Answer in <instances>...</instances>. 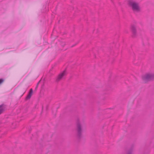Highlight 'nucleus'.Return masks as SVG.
<instances>
[{
	"label": "nucleus",
	"instance_id": "obj_3",
	"mask_svg": "<svg viewBox=\"0 0 154 154\" xmlns=\"http://www.w3.org/2000/svg\"><path fill=\"white\" fill-rule=\"evenodd\" d=\"M154 79V74H147L143 76L142 79L145 83Z\"/></svg>",
	"mask_w": 154,
	"mask_h": 154
},
{
	"label": "nucleus",
	"instance_id": "obj_1",
	"mask_svg": "<svg viewBox=\"0 0 154 154\" xmlns=\"http://www.w3.org/2000/svg\"><path fill=\"white\" fill-rule=\"evenodd\" d=\"M129 5L131 7L132 10L137 12L140 11V8L138 3L132 0H129L128 1Z\"/></svg>",
	"mask_w": 154,
	"mask_h": 154
},
{
	"label": "nucleus",
	"instance_id": "obj_11",
	"mask_svg": "<svg viewBox=\"0 0 154 154\" xmlns=\"http://www.w3.org/2000/svg\"><path fill=\"white\" fill-rule=\"evenodd\" d=\"M31 131V128H29V133Z\"/></svg>",
	"mask_w": 154,
	"mask_h": 154
},
{
	"label": "nucleus",
	"instance_id": "obj_2",
	"mask_svg": "<svg viewBox=\"0 0 154 154\" xmlns=\"http://www.w3.org/2000/svg\"><path fill=\"white\" fill-rule=\"evenodd\" d=\"M76 130L77 138L80 139L82 137V130L79 119H78L76 121Z\"/></svg>",
	"mask_w": 154,
	"mask_h": 154
},
{
	"label": "nucleus",
	"instance_id": "obj_10",
	"mask_svg": "<svg viewBox=\"0 0 154 154\" xmlns=\"http://www.w3.org/2000/svg\"><path fill=\"white\" fill-rule=\"evenodd\" d=\"M40 81H39L38 83H37V85H36V86L35 87V90H36L37 88L38 87V85L40 83Z\"/></svg>",
	"mask_w": 154,
	"mask_h": 154
},
{
	"label": "nucleus",
	"instance_id": "obj_9",
	"mask_svg": "<svg viewBox=\"0 0 154 154\" xmlns=\"http://www.w3.org/2000/svg\"><path fill=\"white\" fill-rule=\"evenodd\" d=\"M5 79L3 78L0 79V85L2 84L4 81Z\"/></svg>",
	"mask_w": 154,
	"mask_h": 154
},
{
	"label": "nucleus",
	"instance_id": "obj_6",
	"mask_svg": "<svg viewBox=\"0 0 154 154\" xmlns=\"http://www.w3.org/2000/svg\"><path fill=\"white\" fill-rule=\"evenodd\" d=\"M6 107V105L4 103L0 105V115L3 113Z\"/></svg>",
	"mask_w": 154,
	"mask_h": 154
},
{
	"label": "nucleus",
	"instance_id": "obj_12",
	"mask_svg": "<svg viewBox=\"0 0 154 154\" xmlns=\"http://www.w3.org/2000/svg\"><path fill=\"white\" fill-rule=\"evenodd\" d=\"M48 106H47V109Z\"/></svg>",
	"mask_w": 154,
	"mask_h": 154
},
{
	"label": "nucleus",
	"instance_id": "obj_5",
	"mask_svg": "<svg viewBox=\"0 0 154 154\" xmlns=\"http://www.w3.org/2000/svg\"><path fill=\"white\" fill-rule=\"evenodd\" d=\"M66 75V72L65 70L63 71V72L60 73L56 79V82H58L61 79H62L64 76Z\"/></svg>",
	"mask_w": 154,
	"mask_h": 154
},
{
	"label": "nucleus",
	"instance_id": "obj_4",
	"mask_svg": "<svg viewBox=\"0 0 154 154\" xmlns=\"http://www.w3.org/2000/svg\"><path fill=\"white\" fill-rule=\"evenodd\" d=\"M131 30L132 32V37L135 38L137 36V27L134 25H132L131 27Z\"/></svg>",
	"mask_w": 154,
	"mask_h": 154
},
{
	"label": "nucleus",
	"instance_id": "obj_7",
	"mask_svg": "<svg viewBox=\"0 0 154 154\" xmlns=\"http://www.w3.org/2000/svg\"><path fill=\"white\" fill-rule=\"evenodd\" d=\"M33 91L32 89V88H31L29 90V93L28 95H27V97H26V100H29L30 98L32 95V94L33 93Z\"/></svg>",
	"mask_w": 154,
	"mask_h": 154
},
{
	"label": "nucleus",
	"instance_id": "obj_13",
	"mask_svg": "<svg viewBox=\"0 0 154 154\" xmlns=\"http://www.w3.org/2000/svg\"><path fill=\"white\" fill-rule=\"evenodd\" d=\"M74 46V45L72 46V47Z\"/></svg>",
	"mask_w": 154,
	"mask_h": 154
},
{
	"label": "nucleus",
	"instance_id": "obj_8",
	"mask_svg": "<svg viewBox=\"0 0 154 154\" xmlns=\"http://www.w3.org/2000/svg\"><path fill=\"white\" fill-rule=\"evenodd\" d=\"M134 147V145H132L131 146L130 149L128 150L127 154H132L133 149Z\"/></svg>",
	"mask_w": 154,
	"mask_h": 154
}]
</instances>
